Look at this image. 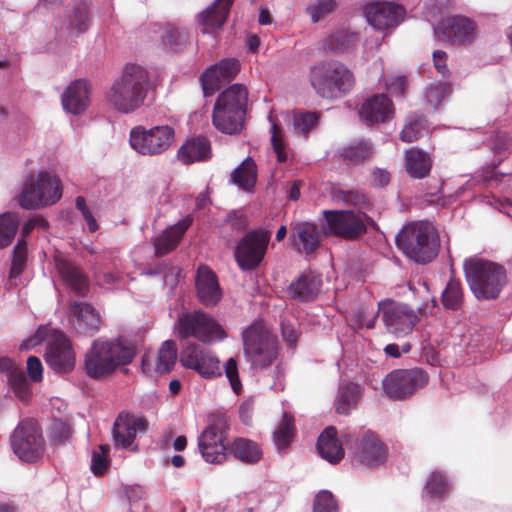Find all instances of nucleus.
Here are the masks:
<instances>
[{"label":"nucleus","mask_w":512,"mask_h":512,"mask_svg":"<svg viewBox=\"0 0 512 512\" xmlns=\"http://www.w3.org/2000/svg\"><path fill=\"white\" fill-rule=\"evenodd\" d=\"M464 301V291L460 279L451 277L441 294V302L446 309L458 310Z\"/></svg>","instance_id":"40"},{"label":"nucleus","mask_w":512,"mask_h":512,"mask_svg":"<svg viewBox=\"0 0 512 512\" xmlns=\"http://www.w3.org/2000/svg\"><path fill=\"white\" fill-rule=\"evenodd\" d=\"M149 76L142 67L130 64L111 85L107 99L111 106L122 113L137 110L147 95Z\"/></svg>","instance_id":"2"},{"label":"nucleus","mask_w":512,"mask_h":512,"mask_svg":"<svg viewBox=\"0 0 512 512\" xmlns=\"http://www.w3.org/2000/svg\"><path fill=\"white\" fill-rule=\"evenodd\" d=\"M425 489L430 497L442 498L448 490V483L442 474L433 472L426 482Z\"/></svg>","instance_id":"54"},{"label":"nucleus","mask_w":512,"mask_h":512,"mask_svg":"<svg viewBox=\"0 0 512 512\" xmlns=\"http://www.w3.org/2000/svg\"><path fill=\"white\" fill-rule=\"evenodd\" d=\"M70 25L79 33L85 32L88 29L89 16L87 7L84 4L75 7L70 16Z\"/></svg>","instance_id":"59"},{"label":"nucleus","mask_w":512,"mask_h":512,"mask_svg":"<svg viewBox=\"0 0 512 512\" xmlns=\"http://www.w3.org/2000/svg\"><path fill=\"white\" fill-rule=\"evenodd\" d=\"M71 435V428L68 423L54 419L50 425L48 436L53 444L65 443Z\"/></svg>","instance_id":"55"},{"label":"nucleus","mask_w":512,"mask_h":512,"mask_svg":"<svg viewBox=\"0 0 512 512\" xmlns=\"http://www.w3.org/2000/svg\"><path fill=\"white\" fill-rule=\"evenodd\" d=\"M229 451L236 459L247 464H255L262 458L260 446L247 438H236L229 446Z\"/></svg>","instance_id":"38"},{"label":"nucleus","mask_w":512,"mask_h":512,"mask_svg":"<svg viewBox=\"0 0 512 512\" xmlns=\"http://www.w3.org/2000/svg\"><path fill=\"white\" fill-rule=\"evenodd\" d=\"M161 39L164 47L172 51H179L188 42V32L184 28L166 24L163 27Z\"/></svg>","instance_id":"43"},{"label":"nucleus","mask_w":512,"mask_h":512,"mask_svg":"<svg viewBox=\"0 0 512 512\" xmlns=\"http://www.w3.org/2000/svg\"><path fill=\"white\" fill-rule=\"evenodd\" d=\"M309 82L317 95L336 99L348 94L355 85L352 71L337 60H324L310 69Z\"/></svg>","instance_id":"5"},{"label":"nucleus","mask_w":512,"mask_h":512,"mask_svg":"<svg viewBox=\"0 0 512 512\" xmlns=\"http://www.w3.org/2000/svg\"><path fill=\"white\" fill-rule=\"evenodd\" d=\"M387 456V446L371 431H367L361 436L354 452L355 460L367 467H376L383 464Z\"/></svg>","instance_id":"23"},{"label":"nucleus","mask_w":512,"mask_h":512,"mask_svg":"<svg viewBox=\"0 0 512 512\" xmlns=\"http://www.w3.org/2000/svg\"><path fill=\"white\" fill-rule=\"evenodd\" d=\"M427 131V121L424 117H416L405 124L400 132L403 142L411 143L420 139Z\"/></svg>","instance_id":"49"},{"label":"nucleus","mask_w":512,"mask_h":512,"mask_svg":"<svg viewBox=\"0 0 512 512\" xmlns=\"http://www.w3.org/2000/svg\"><path fill=\"white\" fill-rule=\"evenodd\" d=\"M358 41V35L345 29L329 34L323 39L321 49L329 53H344Z\"/></svg>","instance_id":"37"},{"label":"nucleus","mask_w":512,"mask_h":512,"mask_svg":"<svg viewBox=\"0 0 512 512\" xmlns=\"http://www.w3.org/2000/svg\"><path fill=\"white\" fill-rule=\"evenodd\" d=\"M334 199L345 205L358 207L359 210L367 209L371 206V202L366 194L359 190L336 189L333 192Z\"/></svg>","instance_id":"46"},{"label":"nucleus","mask_w":512,"mask_h":512,"mask_svg":"<svg viewBox=\"0 0 512 512\" xmlns=\"http://www.w3.org/2000/svg\"><path fill=\"white\" fill-rule=\"evenodd\" d=\"M226 225H229L232 230L237 232L245 231L249 225L247 216L241 211H231L227 214L225 220Z\"/></svg>","instance_id":"61"},{"label":"nucleus","mask_w":512,"mask_h":512,"mask_svg":"<svg viewBox=\"0 0 512 512\" xmlns=\"http://www.w3.org/2000/svg\"><path fill=\"white\" fill-rule=\"evenodd\" d=\"M428 380V374L421 368L396 369L385 376L382 386L390 399L404 400L425 387Z\"/></svg>","instance_id":"12"},{"label":"nucleus","mask_w":512,"mask_h":512,"mask_svg":"<svg viewBox=\"0 0 512 512\" xmlns=\"http://www.w3.org/2000/svg\"><path fill=\"white\" fill-rule=\"evenodd\" d=\"M192 223L193 217L187 215L175 225L164 230L154 241L155 254L161 257L173 251Z\"/></svg>","instance_id":"29"},{"label":"nucleus","mask_w":512,"mask_h":512,"mask_svg":"<svg viewBox=\"0 0 512 512\" xmlns=\"http://www.w3.org/2000/svg\"><path fill=\"white\" fill-rule=\"evenodd\" d=\"M451 93V85L448 82H435L429 85L425 98L433 110L437 109L444 98Z\"/></svg>","instance_id":"51"},{"label":"nucleus","mask_w":512,"mask_h":512,"mask_svg":"<svg viewBox=\"0 0 512 512\" xmlns=\"http://www.w3.org/2000/svg\"><path fill=\"white\" fill-rule=\"evenodd\" d=\"M243 352L254 368L269 367L277 358V338L262 321H254L242 332Z\"/></svg>","instance_id":"7"},{"label":"nucleus","mask_w":512,"mask_h":512,"mask_svg":"<svg viewBox=\"0 0 512 512\" xmlns=\"http://www.w3.org/2000/svg\"><path fill=\"white\" fill-rule=\"evenodd\" d=\"M323 215V233L347 241L359 239L367 232L368 227L374 224L373 219L363 211L324 210Z\"/></svg>","instance_id":"9"},{"label":"nucleus","mask_w":512,"mask_h":512,"mask_svg":"<svg viewBox=\"0 0 512 512\" xmlns=\"http://www.w3.org/2000/svg\"><path fill=\"white\" fill-rule=\"evenodd\" d=\"M379 311L388 333L396 338L410 334L420 321L422 312L414 311L409 305L393 301L379 304Z\"/></svg>","instance_id":"15"},{"label":"nucleus","mask_w":512,"mask_h":512,"mask_svg":"<svg viewBox=\"0 0 512 512\" xmlns=\"http://www.w3.org/2000/svg\"><path fill=\"white\" fill-rule=\"evenodd\" d=\"M69 311L71 324L76 333L91 337L100 330L101 316L91 304L73 301L70 303Z\"/></svg>","instance_id":"24"},{"label":"nucleus","mask_w":512,"mask_h":512,"mask_svg":"<svg viewBox=\"0 0 512 512\" xmlns=\"http://www.w3.org/2000/svg\"><path fill=\"white\" fill-rule=\"evenodd\" d=\"M61 197L60 180L48 172H41L36 178L31 176L26 181L19 196V204L24 209L32 210L53 205Z\"/></svg>","instance_id":"10"},{"label":"nucleus","mask_w":512,"mask_h":512,"mask_svg":"<svg viewBox=\"0 0 512 512\" xmlns=\"http://www.w3.org/2000/svg\"><path fill=\"white\" fill-rule=\"evenodd\" d=\"M271 130V144L274 152L277 155V161L280 163H284L287 161L288 155L286 152L285 143L283 141L281 127L277 123L273 122Z\"/></svg>","instance_id":"58"},{"label":"nucleus","mask_w":512,"mask_h":512,"mask_svg":"<svg viewBox=\"0 0 512 512\" xmlns=\"http://www.w3.org/2000/svg\"><path fill=\"white\" fill-rule=\"evenodd\" d=\"M361 397V387L355 383H346L339 387L335 399V411L341 415H348L356 408Z\"/></svg>","instance_id":"39"},{"label":"nucleus","mask_w":512,"mask_h":512,"mask_svg":"<svg viewBox=\"0 0 512 512\" xmlns=\"http://www.w3.org/2000/svg\"><path fill=\"white\" fill-rule=\"evenodd\" d=\"M447 61V53L442 50H435L433 52V64L436 71L441 74L443 77H448L449 69L446 64Z\"/></svg>","instance_id":"64"},{"label":"nucleus","mask_w":512,"mask_h":512,"mask_svg":"<svg viewBox=\"0 0 512 512\" xmlns=\"http://www.w3.org/2000/svg\"><path fill=\"white\" fill-rule=\"evenodd\" d=\"M27 260V242L25 239H18L12 252V264L10 278H17L24 270Z\"/></svg>","instance_id":"52"},{"label":"nucleus","mask_w":512,"mask_h":512,"mask_svg":"<svg viewBox=\"0 0 512 512\" xmlns=\"http://www.w3.org/2000/svg\"><path fill=\"white\" fill-rule=\"evenodd\" d=\"M313 512H338L333 494L327 490L320 491L314 498Z\"/></svg>","instance_id":"56"},{"label":"nucleus","mask_w":512,"mask_h":512,"mask_svg":"<svg viewBox=\"0 0 512 512\" xmlns=\"http://www.w3.org/2000/svg\"><path fill=\"white\" fill-rule=\"evenodd\" d=\"M224 368L226 377L230 382L232 390L236 394H239L242 390V385L238 375V367L236 360L234 358H229L225 363Z\"/></svg>","instance_id":"60"},{"label":"nucleus","mask_w":512,"mask_h":512,"mask_svg":"<svg viewBox=\"0 0 512 512\" xmlns=\"http://www.w3.org/2000/svg\"><path fill=\"white\" fill-rule=\"evenodd\" d=\"M394 112L393 102L386 94H375L360 105L358 115L361 122L371 127L389 121Z\"/></svg>","instance_id":"22"},{"label":"nucleus","mask_w":512,"mask_h":512,"mask_svg":"<svg viewBox=\"0 0 512 512\" xmlns=\"http://www.w3.org/2000/svg\"><path fill=\"white\" fill-rule=\"evenodd\" d=\"M196 296L205 307H215L222 298L217 275L207 266H200L195 279Z\"/></svg>","instance_id":"26"},{"label":"nucleus","mask_w":512,"mask_h":512,"mask_svg":"<svg viewBox=\"0 0 512 512\" xmlns=\"http://www.w3.org/2000/svg\"><path fill=\"white\" fill-rule=\"evenodd\" d=\"M199 451L203 459L212 464H221L227 459V444L198 443Z\"/></svg>","instance_id":"48"},{"label":"nucleus","mask_w":512,"mask_h":512,"mask_svg":"<svg viewBox=\"0 0 512 512\" xmlns=\"http://www.w3.org/2000/svg\"><path fill=\"white\" fill-rule=\"evenodd\" d=\"M295 436L294 418L285 413L273 433V440L278 450L287 449Z\"/></svg>","instance_id":"42"},{"label":"nucleus","mask_w":512,"mask_h":512,"mask_svg":"<svg viewBox=\"0 0 512 512\" xmlns=\"http://www.w3.org/2000/svg\"><path fill=\"white\" fill-rule=\"evenodd\" d=\"M46 364L57 373H69L75 367L76 357L70 340L66 335L55 330L48 341Z\"/></svg>","instance_id":"18"},{"label":"nucleus","mask_w":512,"mask_h":512,"mask_svg":"<svg viewBox=\"0 0 512 512\" xmlns=\"http://www.w3.org/2000/svg\"><path fill=\"white\" fill-rule=\"evenodd\" d=\"M10 440L13 452L22 462L36 463L44 456L46 442L42 429L32 418L20 421Z\"/></svg>","instance_id":"11"},{"label":"nucleus","mask_w":512,"mask_h":512,"mask_svg":"<svg viewBox=\"0 0 512 512\" xmlns=\"http://www.w3.org/2000/svg\"><path fill=\"white\" fill-rule=\"evenodd\" d=\"M248 104V90L243 84H233L217 97L212 122L226 134H235L243 126Z\"/></svg>","instance_id":"6"},{"label":"nucleus","mask_w":512,"mask_h":512,"mask_svg":"<svg viewBox=\"0 0 512 512\" xmlns=\"http://www.w3.org/2000/svg\"><path fill=\"white\" fill-rule=\"evenodd\" d=\"M177 360V345L173 340H166L159 349L156 371L167 373L172 370Z\"/></svg>","instance_id":"45"},{"label":"nucleus","mask_w":512,"mask_h":512,"mask_svg":"<svg viewBox=\"0 0 512 512\" xmlns=\"http://www.w3.org/2000/svg\"><path fill=\"white\" fill-rule=\"evenodd\" d=\"M405 169L407 174L414 179H423L429 176L433 160L429 153L412 147L405 150Z\"/></svg>","instance_id":"33"},{"label":"nucleus","mask_w":512,"mask_h":512,"mask_svg":"<svg viewBox=\"0 0 512 512\" xmlns=\"http://www.w3.org/2000/svg\"><path fill=\"white\" fill-rule=\"evenodd\" d=\"M148 422L144 417H138L130 413H120L113 425V439L116 445L122 448L138 450L134 440L138 432L145 433Z\"/></svg>","instance_id":"21"},{"label":"nucleus","mask_w":512,"mask_h":512,"mask_svg":"<svg viewBox=\"0 0 512 512\" xmlns=\"http://www.w3.org/2000/svg\"><path fill=\"white\" fill-rule=\"evenodd\" d=\"M270 233L263 229H253L244 234L237 243L234 257L238 267L243 271L259 267L267 252Z\"/></svg>","instance_id":"14"},{"label":"nucleus","mask_w":512,"mask_h":512,"mask_svg":"<svg viewBox=\"0 0 512 512\" xmlns=\"http://www.w3.org/2000/svg\"><path fill=\"white\" fill-rule=\"evenodd\" d=\"M55 265L65 283L78 295L84 296L88 292V279L77 266L58 256L55 257Z\"/></svg>","instance_id":"32"},{"label":"nucleus","mask_w":512,"mask_h":512,"mask_svg":"<svg viewBox=\"0 0 512 512\" xmlns=\"http://www.w3.org/2000/svg\"><path fill=\"white\" fill-rule=\"evenodd\" d=\"M175 330L180 339L194 338L204 344L222 341L228 336L222 325L201 309L179 314Z\"/></svg>","instance_id":"8"},{"label":"nucleus","mask_w":512,"mask_h":512,"mask_svg":"<svg viewBox=\"0 0 512 512\" xmlns=\"http://www.w3.org/2000/svg\"><path fill=\"white\" fill-rule=\"evenodd\" d=\"M322 287L320 274L304 271L288 286V295L300 302H310L317 298Z\"/></svg>","instance_id":"28"},{"label":"nucleus","mask_w":512,"mask_h":512,"mask_svg":"<svg viewBox=\"0 0 512 512\" xmlns=\"http://www.w3.org/2000/svg\"><path fill=\"white\" fill-rule=\"evenodd\" d=\"M27 371L32 381L38 382L42 379L43 367L38 357L30 356L27 359Z\"/></svg>","instance_id":"63"},{"label":"nucleus","mask_w":512,"mask_h":512,"mask_svg":"<svg viewBox=\"0 0 512 512\" xmlns=\"http://www.w3.org/2000/svg\"><path fill=\"white\" fill-rule=\"evenodd\" d=\"M463 269L469 288L478 300L498 298L507 284L506 269L498 263L470 258L465 260Z\"/></svg>","instance_id":"4"},{"label":"nucleus","mask_w":512,"mask_h":512,"mask_svg":"<svg viewBox=\"0 0 512 512\" xmlns=\"http://www.w3.org/2000/svg\"><path fill=\"white\" fill-rule=\"evenodd\" d=\"M231 182L241 190L252 193L257 182V166L255 161L246 158L231 174Z\"/></svg>","instance_id":"36"},{"label":"nucleus","mask_w":512,"mask_h":512,"mask_svg":"<svg viewBox=\"0 0 512 512\" xmlns=\"http://www.w3.org/2000/svg\"><path fill=\"white\" fill-rule=\"evenodd\" d=\"M110 448L107 444L99 446V451H93L91 470L95 476H102L108 469L109 466V455Z\"/></svg>","instance_id":"53"},{"label":"nucleus","mask_w":512,"mask_h":512,"mask_svg":"<svg viewBox=\"0 0 512 512\" xmlns=\"http://www.w3.org/2000/svg\"><path fill=\"white\" fill-rule=\"evenodd\" d=\"M7 381L15 396L21 402L28 403L31 399L32 392L24 371L21 369L19 372H16V374L11 376V378H9Z\"/></svg>","instance_id":"50"},{"label":"nucleus","mask_w":512,"mask_h":512,"mask_svg":"<svg viewBox=\"0 0 512 512\" xmlns=\"http://www.w3.org/2000/svg\"><path fill=\"white\" fill-rule=\"evenodd\" d=\"M369 24L380 31L394 29L403 20L406 14L405 8L394 2H374L365 10Z\"/></svg>","instance_id":"20"},{"label":"nucleus","mask_w":512,"mask_h":512,"mask_svg":"<svg viewBox=\"0 0 512 512\" xmlns=\"http://www.w3.org/2000/svg\"><path fill=\"white\" fill-rule=\"evenodd\" d=\"M63 109L73 115L84 113L90 105V87L88 82L77 79L71 82L61 96Z\"/></svg>","instance_id":"27"},{"label":"nucleus","mask_w":512,"mask_h":512,"mask_svg":"<svg viewBox=\"0 0 512 512\" xmlns=\"http://www.w3.org/2000/svg\"><path fill=\"white\" fill-rule=\"evenodd\" d=\"M228 425L224 418L218 417L210 423L200 434L198 443L226 444Z\"/></svg>","instance_id":"41"},{"label":"nucleus","mask_w":512,"mask_h":512,"mask_svg":"<svg viewBox=\"0 0 512 512\" xmlns=\"http://www.w3.org/2000/svg\"><path fill=\"white\" fill-rule=\"evenodd\" d=\"M317 450L319 455L330 462L336 464L344 457V449L337 438V430L329 426L323 430L318 437Z\"/></svg>","instance_id":"34"},{"label":"nucleus","mask_w":512,"mask_h":512,"mask_svg":"<svg viewBox=\"0 0 512 512\" xmlns=\"http://www.w3.org/2000/svg\"><path fill=\"white\" fill-rule=\"evenodd\" d=\"M338 6V0H317V3L309 8L311 20L314 23L332 13Z\"/></svg>","instance_id":"57"},{"label":"nucleus","mask_w":512,"mask_h":512,"mask_svg":"<svg viewBox=\"0 0 512 512\" xmlns=\"http://www.w3.org/2000/svg\"><path fill=\"white\" fill-rule=\"evenodd\" d=\"M290 240L292 246L299 253L310 255L320 246L318 226L306 221H292L290 223Z\"/></svg>","instance_id":"25"},{"label":"nucleus","mask_w":512,"mask_h":512,"mask_svg":"<svg viewBox=\"0 0 512 512\" xmlns=\"http://www.w3.org/2000/svg\"><path fill=\"white\" fill-rule=\"evenodd\" d=\"M397 247L416 263L431 262L438 254L440 242L436 228L428 221L406 224L396 236Z\"/></svg>","instance_id":"3"},{"label":"nucleus","mask_w":512,"mask_h":512,"mask_svg":"<svg viewBox=\"0 0 512 512\" xmlns=\"http://www.w3.org/2000/svg\"><path fill=\"white\" fill-rule=\"evenodd\" d=\"M240 67L239 61L234 58L222 59L207 67L200 77L204 96H212L222 85L233 81Z\"/></svg>","instance_id":"19"},{"label":"nucleus","mask_w":512,"mask_h":512,"mask_svg":"<svg viewBox=\"0 0 512 512\" xmlns=\"http://www.w3.org/2000/svg\"><path fill=\"white\" fill-rule=\"evenodd\" d=\"M386 85L391 94L403 97L408 90L409 81L405 76H396L389 79Z\"/></svg>","instance_id":"62"},{"label":"nucleus","mask_w":512,"mask_h":512,"mask_svg":"<svg viewBox=\"0 0 512 512\" xmlns=\"http://www.w3.org/2000/svg\"><path fill=\"white\" fill-rule=\"evenodd\" d=\"M374 153L371 141L359 139L342 146L338 150V157L347 166H358L370 161Z\"/></svg>","instance_id":"30"},{"label":"nucleus","mask_w":512,"mask_h":512,"mask_svg":"<svg viewBox=\"0 0 512 512\" xmlns=\"http://www.w3.org/2000/svg\"><path fill=\"white\" fill-rule=\"evenodd\" d=\"M234 0H215L213 4L199 15V22L204 33L220 29L226 22Z\"/></svg>","instance_id":"31"},{"label":"nucleus","mask_w":512,"mask_h":512,"mask_svg":"<svg viewBox=\"0 0 512 512\" xmlns=\"http://www.w3.org/2000/svg\"><path fill=\"white\" fill-rule=\"evenodd\" d=\"M180 362L183 367L195 370L203 378L221 376L219 359L200 344L188 343L180 353Z\"/></svg>","instance_id":"17"},{"label":"nucleus","mask_w":512,"mask_h":512,"mask_svg":"<svg viewBox=\"0 0 512 512\" xmlns=\"http://www.w3.org/2000/svg\"><path fill=\"white\" fill-rule=\"evenodd\" d=\"M18 227L19 217L16 213L6 212L0 215V249L12 243Z\"/></svg>","instance_id":"44"},{"label":"nucleus","mask_w":512,"mask_h":512,"mask_svg":"<svg viewBox=\"0 0 512 512\" xmlns=\"http://www.w3.org/2000/svg\"><path fill=\"white\" fill-rule=\"evenodd\" d=\"M135 346L122 338H98L87 350L84 358V371L94 380L111 376L115 371L133 362Z\"/></svg>","instance_id":"1"},{"label":"nucleus","mask_w":512,"mask_h":512,"mask_svg":"<svg viewBox=\"0 0 512 512\" xmlns=\"http://www.w3.org/2000/svg\"><path fill=\"white\" fill-rule=\"evenodd\" d=\"M435 37L453 46H467L474 42L477 35L476 23L463 15L443 18L434 28Z\"/></svg>","instance_id":"16"},{"label":"nucleus","mask_w":512,"mask_h":512,"mask_svg":"<svg viewBox=\"0 0 512 512\" xmlns=\"http://www.w3.org/2000/svg\"><path fill=\"white\" fill-rule=\"evenodd\" d=\"M174 136V129L168 125L149 129L137 126L130 131V144L139 154L155 156L162 154L171 146Z\"/></svg>","instance_id":"13"},{"label":"nucleus","mask_w":512,"mask_h":512,"mask_svg":"<svg viewBox=\"0 0 512 512\" xmlns=\"http://www.w3.org/2000/svg\"><path fill=\"white\" fill-rule=\"evenodd\" d=\"M211 147L209 141L204 137H196L187 140L178 150V159L188 165L197 161H204L210 158Z\"/></svg>","instance_id":"35"},{"label":"nucleus","mask_w":512,"mask_h":512,"mask_svg":"<svg viewBox=\"0 0 512 512\" xmlns=\"http://www.w3.org/2000/svg\"><path fill=\"white\" fill-rule=\"evenodd\" d=\"M320 116L319 112L295 111L292 119L294 131L306 135L317 126Z\"/></svg>","instance_id":"47"}]
</instances>
